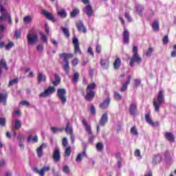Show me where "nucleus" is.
Here are the masks:
<instances>
[{
	"label": "nucleus",
	"mask_w": 176,
	"mask_h": 176,
	"mask_svg": "<svg viewBox=\"0 0 176 176\" xmlns=\"http://www.w3.org/2000/svg\"><path fill=\"white\" fill-rule=\"evenodd\" d=\"M96 87L97 85H96L95 82H92L87 85L86 94L85 91H82V95L87 101H92L94 97H96V91H94V90H96Z\"/></svg>",
	"instance_id": "nucleus-1"
},
{
	"label": "nucleus",
	"mask_w": 176,
	"mask_h": 176,
	"mask_svg": "<svg viewBox=\"0 0 176 176\" xmlns=\"http://www.w3.org/2000/svg\"><path fill=\"white\" fill-rule=\"evenodd\" d=\"M164 92L163 90H160L156 98L153 99V105L155 108V112H160V107L162 104L164 102Z\"/></svg>",
	"instance_id": "nucleus-2"
},
{
	"label": "nucleus",
	"mask_w": 176,
	"mask_h": 176,
	"mask_svg": "<svg viewBox=\"0 0 176 176\" xmlns=\"http://www.w3.org/2000/svg\"><path fill=\"white\" fill-rule=\"evenodd\" d=\"M132 52L133 54L132 57L129 58V66L134 67V63H137V64L140 65L141 64V62L142 61V58H141V56H140V54H138V47L133 46L132 49Z\"/></svg>",
	"instance_id": "nucleus-3"
},
{
	"label": "nucleus",
	"mask_w": 176,
	"mask_h": 176,
	"mask_svg": "<svg viewBox=\"0 0 176 176\" xmlns=\"http://www.w3.org/2000/svg\"><path fill=\"white\" fill-rule=\"evenodd\" d=\"M59 56L63 59L65 64L63 65V68L66 74H69V61L68 58H72L74 54L63 53L60 54Z\"/></svg>",
	"instance_id": "nucleus-4"
},
{
	"label": "nucleus",
	"mask_w": 176,
	"mask_h": 176,
	"mask_svg": "<svg viewBox=\"0 0 176 176\" xmlns=\"http://www.w3.org/2000/svg\"><path fill=\"white\" fill-rule=\"evenodd\" d=\"M67 91L65 89H58L57 91V96L58 97L60 101L62 104H65L67 102Z\"/></svg>",
	"instance_id": "nucleus-5"
},
{
	"label": "nucleus",
	"mask_w": 176,
	"mask_h": 176,
	"mask_svg": "<svg viewBox=\"0 0 176 176\" xmlns=\"http://www.w3.org/2000/svg\"><path fill=\"white\" fill-rule=\"evenodd\" d=\"M53 93H56V88H54V87H48L47 89L40 94L39 97L41 98H45V97H49V96L53 94Z\"/></svg>",
	"instance_id": "nucleus-6"
},
{
	"label": "nucleus",
	"mask_w": 176,
	"mask_h": 176,
	"mask_svg": "<svg viewBox=\"0 0 176 176\" xmlns=\"http://www.w3.org/2000/svg\"><path fill=\"white\" fill-rule=\"evenodd\" d=\"M6 5H8V0H0V13L1 14L0 16V23L3 21V17H5L6 10H5L3 6Z\"/></svg>",
	"instance_id": "nucleus-7"
},
{
	"label": "nucleus",
	"mask_w": 176,
	"mask_h": 176,
	"mask_svg": "<svg viewBox=\"0 0 176 176\" xmlns=\"http://www.w3.org/2000/svg\"><path fill=\"white\" fill-rule=\"evenodd\" d=\"M107 123H108V113H106L102 116L99 124H98L96 126L97 133L100 131V126H104L105 124H107Z\"/></svg>",
	"instance_id": "nucleus-8"
},
{
	"label": "nucleus",
	"mask_w": 176,
	"mask_h": 176,
	"mask_svg": "<svg viewBox=\"0 0 176 176\" xmlns=\"http://www.w3.org/2000/svg\"><path fill=\"white\" fill-rule=\"evenodd\" d=\"M34 171L36 172V174H38L39 176H45V173L50 171V166H43L41 170L37 167L34 168Z\"/></svg>",
	"instance_id": "nucleus-9"
},
{
	"label": "nucleus",
	"mask_w": 176,
	"mask_h": 176,
	"mask_svg": "<svg viewBox=\"0 0 176 176\" xmlns=\"http://www.w3.org/2000/svg\"><path fill=\"white\" fill-rule=\"evenodd\" d=\"M27 39H28V43L30 45H34V43H36V42H38V35L32 34H28L27 35Z\"/></svg>",
	"instance_id": "nucleus-10"
},
{
	"label": "nucleus",
	"mask_w": 176,
	"mask_h": 176,
	"mask_svg": "<svg viewBox=\"0 0 176 176\" xmlns=\"http://www.w3.org/2000/svg\"><path fill=\"white\" fill-rule=\"evenodd\" d=\"M73 45L74 46V53L75 54H81L82 52L80 51V47L79 46V41L78 38L73 37Z\"/></svg>",
	"instance_id": "nucleus-11"
},
{
	"label": "nucleus",
	"mask_w": 176,
	"mask_h": 176,
	"mask_svg": "<svg viewBox=\"0 0 176 176\" xmlns=\"http://www.w3.org/2000/svg\"><path fill=\"white\" fill-rule=\"evenodd\" d=\"M52 159L56 163L61 160V153L60 152V149L56 148L52 154Z\"/></svg>",
	"instance_id": "nucleus-12"
},
{
	"label": "nucleus",
	"mask_w": 176,
	"mask_h": 176,
	"mask_svg": "<svg viewBox=\"0 0 176 176\" xmlns=\"http://www.w3.org/2000/svg\"><path fill=\"white\" fill-rule=\"evenodd\" d=\"M76 27L78 31H79V32H82V34H86V32H87L86 27H85V24H83V22H82V21L76 22Z\"/></svg>",
	"instance_id": "nucleus-13"
},
{
	"label": "nucleus",
	"mask_w": 176,
	"mask_h": 176,
	"mask_svg": "<svg viewBox=\"0 0 176 176\" xmlns=\"http://www.w3.org/2000/svg\"><path fill=\"white\" fill-rule=\"evenodd\" d=\"M84 13L87 14L88 17H91L93 16V14L94 13V11L93 10V7L90 4H88L85 8L83 9Z\"/></svg>",
	"instance_id": "nucleus-14"
},
{
	"label": "nucleus",
	"mask_w": 176,
	"mask_h": 176,
	"mask_svg": "<svg viewBox=\"0 0 176 176\" xmlns=\"http://www.w3.org/2000/svg\"><path fill=\"white\" fill-rule=\"evenodd\" d=\"M42 14L44 16H45V17L48 20H50V21H52L53 23H56V21H57V19L54 18V16H53V14H52V13L47 12V11H46V10H43Z\"/></svg>",
	"instance_id": "nucleus-15"
},
{
	"label": "nucleus",
	"mask_w": 176,
	"mask_h": 176,
	"mask_svg": "<svg viewBox=\"0 0 176 176\" xmlns=\"http://www.w3.org/2000/svg\"><path fill=\"white\" fill-rule=\"evenodd\" d=\"M122 36L123 43L128 44L130 42V33L129 32V30L124 29L122 33Z\"/></svg>",
	"instance_id": "nucleus-16"
},
{
	"label": "nucleus",
	"mask_w": 176,
	"mask_h": 176,
	"mask_svg": "<svg viewBox=\"0 0 176 176\" xmlns=\"http://www.w3.org/2000/svg\"><path fill=\"white\" fill-rule=\"evenodd\" d=\"M110 102H111V98L108 97L102 102L99 104V107L100 108V109H107V108L109 107Z\"/></svg>",
	"instance_id": "nucleus-17"
},
{
	"label": "nucleus",
	"mask_w": 176,
	"mask_h": 176,
	"mask_svg": "<svg viewBox=\"0 0 176 176\" xmlns=\"http://www.w3.org/2000/svg\"><path fill=\"white\" fill-rule=\"evenodd\" d=\"M145 120L146 122V123H148V124H149L150 126H159V122H153V120H152V118H151V116H149V114H146L145 115Z\"/></svg>",
	"instance_id": "nucleus-18"
},
{
	"label": "nucleus",
	"mask_w": 176,
	"mask_h": 176,
	"mask_svg": "<svg viewBox=\"0 0 176 176\" xmlns=\"http://www.w3.org/2000/svg\"><path fill=\"white\" fill-rule=\"evenodd\" d=\"M130 82H131V76H129L128 78L126 81V82H124L120 88V91L122 93L126 91V90H127V86H129V85H130Z\"/></svg>",
	"instance_id": "nucleus-19"
},
{
	"label": "nucleus",
	"mask_w": 176,
	"mask_h": 176,
	"mask_svg": "<svg viewBox=\"0 0 176 176\" xmlns=\"http://www.w3.org/2000/svg\"><path fill=\"white\" fill-rule=\"evenodd\" d=\"M129 113L132 116H135L137 114V104L136 103H132L129 106Z\"/></svg>",
	"instance_id": "nucleus-20"
},
{
	"label": "nucleus",
	"mask_w": 176,
	"mask_h": 176,
	"mask_svg": "<svg viewBox=\"0 0 176 176\" xmlns=\"http://www.w3.org/2000/svg\"><path fill=\"white\" fill-rule=\"evenodd\" d=\"M47 145L45 143H43L37 149L36 153L38 157H42L43 156V148H47Z\"/></svg>",
	"instance_id": "nucleus-21"
},
{
	"label": "nucleus",
	"mask_w": 176,
	"mask_h": 176,
	"mask_svg": "<svg viewBox=\"0 0 176 176\" xmlns=\"http://www.w3.org/2000/svg\"><path fill=\"white\" fill-rule=\"evenodd\" d=\"M165 138L166 140H168L170 142H174L175 141V138L174 137V135L171 133L170 132H166L164 134Z\"/></svg>",
	"instance_id": "nucleus-22"
},
{
	"label": "nucleus",
	"mask_w": 176,
	"mask_h": 176,
	"mask_svg": "<svg viewBox=\"0 0 176 176\" xmlns=\"http://www.w3.org/2000/svg\"><path fill=\"white\" fill-rule=\"evenodd\" d=\"M65 131L67 134H74V129H72V126H71V122H68L66 124V126L65 128Z\"/></svg>",
	"instance_id": "nucleus-23"
},
{
	"label": "nucleus",
	"mask_w": 176,
	"mask_h": 176,
	"mask_svg": "<svg viewBox=\"0 0 176 176\" xmlns=\"http://www.w3.org/2000/svg\"><path fill=\"white\" fill-rule=\"evenodd\" d=\"M83 157H87V155L86 154V151L84 150L82 153L78 154L76 162H82V159Z\"/></svg>",
	"instance_id": "nucleus-24"
},
{
	"label": "nucleus",
	"mask_w": 176,
	"mask_h": 176,
	"mask_svg": "<svg viewBox=\"0 0 176 176\" xmlns=\"http://www.w3.org/2000/svg\"><path fill=\"white\" fill-rule=\"evenodd\" d=\"M162 162V155L157 154L154 155L153 158V164H159Z\"/></svg>",
	"instance_id": "nucleus-25"
},
{
	"label": "nucleus",
	"mask_w": 176,
	"mask_h": 176,
	"mask_svg": "<svg viewBox=\"0 0 176 176\" xmlns=\"http://www.w3.org/2000/svg\"><path fill=\"white\" fill-rule=\"evenodd\" d=\"M82 123L85 126V130L88 133V134L91 135L92 134L91 128L90 127V125L87 124V122L86 121V120L82 119Z\"/></svg>",
	"instance_id": "nucleus-26"
},
{
	"label": "nucleus",
	"mask_w": 176,
	"mask_h": 176,
	"mask_svg": "<svg viewBox=\"0 0 176 176\" xmlns=\"http://www.w3.org/2000/svg\"><path fill=\"white\" fill-rule=\"evenodd\" d=\"M113 65L114 69H119V68H120V65H122V60L119 58H117L115 60Z\"/></svg>",
	"instance_id": "nucleus-27"
},
{
	"label": "nucleus",
	"mask_w": 176,
	"mask_h": 176,
	"mask_svg": "<svg viewBox=\"0 0 176 176\" xmlns=\"http://www.w3.org/2000/svg\"><path fill=\"white\" fill-rule=\"evenodd\" d=\"M100 65L102 68H108L109 67V60L108 59H100Z\"/></svg>",
	"instance_id": "nucleus-28"
},
{
	"label": "nucleus",
	"mask_w": 176,
	"mask_h": 176,
	"mask_svg": "<svg viewBox=\"0 0 176 176\" xmlns=\"http://www.w3.org/2000/svg\"><path fill=\"white\" fill-rule=\"evenodd\" d=\"M38 83H41V82H46V76L43 75V74L38 72Z\"/></svg>",
	"instance_id": "nucleus-29"
},
{
	"label": "nucleus",
	"mask_w": 176,
	"mask_h": 176,
	"mask_svg": "<svg viewBox=\"0 0 176 176\" xmlns=\"http://www.w3.org/2000/svg\"><path fill=\"white\" fill-rule=\"evenodd\" d=\"M54 77H55V80L52 82V85H54V86H57L60 85L61 82V78H60V76H58V74H54Z\"/></svg>",
	"instance_id": "nucleus-30"
},
{
	"label": "nucleus",
	"mask_w": 176,
	"mask_h": 176,
	"mask_svg": "<svg viewBox=\"0 0 176 176\" xmlns=\"http://www.w3.org/2000/svg\"><path fill=\"white\" fill-rule=\"evenodd\" d=\"M57 15L61 19H65L67 16H68V14H67V12H65V10H61L57 12Z\"/></svg>",
	"instance_id": "nucleus-31"
},
{
	"label": "nucleus",
	"mask_w": 176,
	"mask_h": 176,
	"mask_svg": "<svg viewBox=\"0 0 176 176\" xmlns=\"http://www.w3.org/2000/svg\"><path fill=\"white\" fill-rule=\"evenodd\" d=\"M80 10L78 8H74L71 12H70V16L72 19H74V17H76L78 14H79Z\"/></svg>",
	"instance_id": "nucleus-32"
},
{
	"label": "nucleus",
	"mask_w": 176,
	"mask_h": 176,
	"mask_svg": "<svg viewBox=\"0 0 176 176\" xmlns=\"http://www.w3.org/2000/svg\"><path fill=\"white\" fill-rule=\"evenodd\" d=\"M152 28L156 32H159V21H155L152 24Z\"/></svg>",
	"instance_id": "nucleus-33"
},
{
	"label": "nucleus",
	"mask_w": 176,
	"mask_h": 176,
	"mask_svg": "<svg viewBox=\"0 0 176 176\" xmlns=\"http://www.w3.org/2000/svg\"><path fill=\"white\" fill-rule=\"evenodd\" d=\"M12 129L15 130H19V129H21V122L19 120H15L14 126H12Z\"/></svg>",
	"instance_id": "nucleus-34"
},
{
	"label": "nucleus",
	"mask_w": 176,
	"mask_h": 176,
	"mask_svg": "<svg viewBox=\"0 0 176 176\" xmlns=\"http://www.w3.org/2000/svg\"><path fill=\"white\" fill-rule=\"evenodd\" d=\"M71 152H72L71 146L66 147L65 150V157H69V156H71Z\"/></svg>",
	"instance_id": "nucleus-35"
},
{
	"label": "nucleus",
	"mask_w": 176,
	"mask_h": 176,
	"mask_svg": "<svg viewBox=\"0 0 176 176\" xmlns=\"http://www.w3.org/2000/svg\"><path fill=\"white\" fill-rule=\"evenodd\" d=\"M18 83H19V78H18L10 80L9 83H8V87H12V86L13 85H17Z\"/></svg>",
	"instance_id": "nucleus-36"
},
{
	"label": "nucleus",
	"mask_w": 176,
	"mask_h": 176,
	"mask_svg": "<svg viewBox=\"0 0 176 176\" xmlns=\"http://www.w3.org/2000/svg\"><path fill=\"white\" fill-rule=\"evenodd\" d=\"M8 98L7 94L0 93V102H6V99Z\"/></svg>",
	"instance_id": "nucleus-37"
},
{
	"label": "nucleus",
	"mask_w": 176,
	"mask_h": 176,
	"mask_svg": "<svg viewBox=\"0 0 176 176\" xmlns=\"http://www.w3.org/2000/svg\"><path fill=\"white\" fill-rule=\"evenodd\" d=\"M32 21V17L30 15H28L23 18V23L25 24H30Z\"/></svg>",
	"instance_id": "nucleus-38"
},
{
	"label": "nucleus",
	"mask_w": 176,
	"mask_h": 176,
	"mask_svg": "<svg viewBox=\"0 0 176 176\" xmlns=\"http://www.w3.org/2000/svg\"><path fill=\"white\" fill-rule=\"evenodd\" d=\"M4 19H8V23L12 25V17L10 16V14H9L8 12H6L5 16L3 17V20Z\"/></svg>",
	"instance_id": "nucleus-39"
},
{
	"label": "nucleus",
	"mask_w": 176,
	"mask_h": 176,
	"mask_svg": "<svg viewBox=\"0 0 176 176\" xmlns=\"http://www.w3.org/2000/svg\"><path fill=\"white\" fill-rule=\"evenodd\" d=\"M51 131L53 132L54 134H56L57 131H60V132L64 131V128H57V127L52 126L51 127Z\"/></svg>",
	"instance_id": "nucleus-40"
},
{
	"label": "nucleus",
	"mask_w": 176,
	"mask_h": 176,
	"mask_svg": "<svg viewBox=\"0 0 176 176\" xmlns=\"http://www.w3.org/2000/svg\"><path fill=\"white\" fill-rule=\"evenodd\" d=\"M31 141H32L33 142H38V136L36 135L32 138V136L30 135L28 138V142H31Z\"/></svg>",
	"instance_id": "nucleus-41"
},
{
	"label": "nucleus",
	"mask_w": 176,
	"mask_h": 176,
	"mask_svg": "<svg viewBox=\"0 0 176 176\" xmlns=\"http://www.w3.org/2000/svg\"><path fill=\"white\" fill-rule=\"evenodd\" d=\"M131 134H133V135H138V131L137 130V126H135V125L131 129Z\"/></svg>",
	"instance_id": "nucleus-42"
},
{
	"label": "nucleus",
	"mask_w": 176,
	"mask_h": 176,
	"mask_svg": "<svg viewBox=\"0 0 176 176\" xmlns=\"http://www.w3.org/2000/svg\"><path fill=\"white\" fill-rule=\"evenodd\" d=\"M96 149L98 152H101L104 149V144L102 142H98L96 144Z\"/></svg>",
	"instance_id": "nucleus-43"
},
{
	"label": "nucleus",
	"mask_w": 176,
	"mask_h": 176,
	"mask_svg": "<svg viewBox=\"0 0 176 176\" xmlns=\"http://www.w3.org/2000/svg\"><path fill=\"white\" fill-rule=\"evenodd\" d=\"M0 67H3L6 71H8V65L4 59H1L0 60Z\"/></svg>",
	"instance_id": "nucleus-44"
},
{
	"label": "nucleus",
	"mask_w": 176,
	"mask_h": 176,
	"mask_svg": "<svg viewBox=\"0 0 176 176\" xmlns=\"http://www.w3.org/2000/svg\"><path fill=\"white\" fill-rule=\"evenodd\" d=\"M78 80H79V73L75 72L73 76V82L74 83H78Z\"/></svg>",
	"instance_id": "nucleus-45"
},
{
	"label": "nucleus",
	"mask_w": 176,
	"mask_h": 176,
	"mask_svg": "<svg viewBox=\"0 0 176 176\" xmlns=\"http://www.w3.org/2000/svg\"><path fill=\"white\" fill-rule=\"evenodd\" d=\"M114 98L116 100V101H120L122 100V95L120 94L115 91L114 92Z\"/></svg>",
	"instance_id": "nucleus-46"
},
{
	"label": "nucleus",
	"mask_w": 176,
	"mask_h": 176,
	"mask_svg": "<svg viewBox=\"0 0 176 176\" xmlns=\"http://www.w3.org/2000/svg\"><path fill=\"white\" fill-rule=\"evenodd\" d=\"M62 145H63V148H67V146H68V140L67 139V138H63Z\"/></svg>",
	"instance_id": "nucleus-47"
},
{
	"label": "nucleus",
	"mask_w": 176,
	"mask_h": 176,
	"mask_svg": "<svg viewBox=\"0 0 176 176\" xmlns=\"http://www.w3.org/2000/svg\"><path fill=\"white\" fill-rule=\"evenodd\" d=\"M164 157L166 160H167L168 162H170V160H171V155H170V153L168 151L165 152Z\"/></svg>",
	"instance_id": "nucleus-48"
},
{
	"label": "nucleus",
	"mask_w": 176,
	"mask_h": 176,
	"mask_svg": "<svg viewBox=\"0 0 176 176\" xmlns=\"http://www.w3.org/2000/svg\"><path fill=\"white\" fill-rule=\"evenodd\" d=\"M13 46H14V43H13V42H10L6 45V50H10Z\"/></svg>",
	"instance_id": "nucleus-49"
},
{
	"label": "nucleus",
	"mask_w": 176,
	"mask_h": 176,
	"mask_svg": "<svg viewBox=\"0 0 176 176\" xmlns=\"http://www.w3.org/2000/svg\"><path fill=\"white\" fill-rule=\"evenodd\" d=\"M0 126H2V127L6 126V119H5V118H0Z\"/></svg>",
	"instance_id": "nucleus-50"
},
{
	"label": "nucleus",
	"mask_w": 176,
	"mask_h": 176,
	"mask_svg": "<svg viewBox=\"0 0 176 176\" xmlns=\"http://www.w3.org/2000/svg\"><path fill=\"white\" fill-rule=\"evenodd\" d=\"M63 34L65 35V36L67 38H69V31L68 30V29L65 28H62Z\"/></svg>",
	"instance_id": "nucleus-51"
},
{
	"label": "nucleus",
	"mask_w": 176,
	"mask_h": 176,
	"mask_svg": "<svg viewBox=\"0 0 176 176\" xmlns=\"http://www.w3.org/2000/svg\"><path fill=\"white\" fill-rule=\"evenodd\" d=\"M40 35H41V40L44 43H47V37H46V35H45L43 32L40 33Z\"/></svg>",
	"instance_id": "nucleus-52"
},
{
	"label": "nucleus",
	"mask_w": 176,
	"mask_h": 176,
	"mask_svg": "<svg viewBox=\"0 0 176 176\" xmlns=\"http://www.w3.org/2000/svg\"><path fill=\"white\" fill-rule=\"evenodd\" d=\"M124 16L129 23H131V21H133V19H131V16H130V14L129 12H125Z\"/></svg>",
	"instance_id": "nucleus-53"
},
{
	"label": "nucleus",
	"mask_w": 176,
	"mask_h": 176,
	"mask_svg": "<svg viewBox=\"0 0 176 176\" xmlns=\"http://www.w3.org/2000/svg\"><path fill=\"white\" fill-rule=\"evenodd\" d=\"M135 157H140V159H142V157L141 156V151L139 149H136L135 151Z\"/></svg>",
	"instance_id": "nucleus-54"
},
{
	"label": "nucleus",
	"mask_w": 176,
	"mask_h": 176,
	"mask_svg": "<svg viewBox=\"0 0 176 176\" xmlns=\"http://www.w3.org/2000/svg\"><path fill=\"white\" fill-rule=\"evenodd\" d=\"M101 50H102V48L101 47V45H96V52L98 54H100V53H101Z\"/></svg>",
	"instance_id": "nucleus-55"
},
{
	"label": "nucleus",
	"mask_w": 176,
	"mask_h": 176,
	"mask_svg": "<svg viewBox=\"0 0 176 176\" xmlns=\"http://www.w3.org/2000/svg\"><path fill=\"white\" fill-rule=\"evenodd\" d=\"M162 42L164 45L168 43V35L166 34L164 36V37L162 38Z\"/></svg>",
	"instance_id": "nucleus-56"
},
{
	"label": "nucleus",
	"mask_w": 176,
	"mask_h": 176,
	"mask_svg": "<svg viewBox=\"0 0 176 176\" xmlns=\"http://www.w3.org/2000/svg\"><path fill=\"white\" fill-rule=\"evenodd\" d=\"M36 50L37 52H43V45L39 44L36 46Z\"/></svg>",
	"instance_id": "nucleus-57"
},
{
	"label": "nucleus",
	"mask_w": 176,
	"mask_h": 176,
	"mask_svg": "<svg viewBox=\"0 0 176 176\" xmlns=\"http://www.w3.org/2000/svg\"><path fill=\"white\" fill-rule=\"evenodd\" d=\"M90 112L91 115H96V108L94 107V105L91 104L90 106Z\"/></svg>",
	"instance_id": "nucleus-58"
},
{
	"label": "nucleus",
	"mask_w": 176,
	"mask_h": 176,
	"mask_svg": "<svg viewBox=\"0 0 176 176\" xmlns=\"http://www.w3.org/2000/svg\"><path fill=\"white\" fill-rule=\"evenodd\" d=\"M87 52L91 57H94V52H93V48H91V47H88Z\"/></svg>",
	"instance_id": "nucleus-59"
},
{
	"label": "nucleus",
	"mask_w": 176,
	"mask_h": 176,
	"mask_svg": "<svg viewBox=\"0 0 176 176\" xmlns=\"http://www.w3.org/2000/svg\"><path fill=\"white\" fill-rule=\"evenodd\" d=\"M143 10H144V8H141L138 6L136 8V11L138 12V14H139V16H142V11Z\"/></svg>",
	"instance_id": "nucleus-60"
},
{
	"label": "nucleus",
	"mask_w": 176,
	"mask_h": 176,
	"mask_svg": "<svg viewBox=\"0 0 176 176\" xmlns=\"http://www.w3.org/2000/svg\"><path fill=\"white\" fill-rule=\"evenodd\" d=\"M72 65L74 67H76V65H78V64H79V60L78 58H74L72 61Z\"/></svg>",
	"instance_id": "nucleus-61"
},
{
	"label": "nucleus",
	"mask_w": 176,
	"mask_h": 176,
	"mask_svg": "<svg viewBox=\"0 0 176 176\" xmlns=\"http://www.w3.org/2000/svg\"><path fill=\"white\" fill-rule=\"evenodd\" d=\"M21 104L23 107H30V102L26 101V100H22Z\"/></svg>",
	"instance_id": "nucleus-62"
},
{
	"label": "nucleus",
	"mask_w": 176,
	"mask_h": 176,
	"mask_svg": "<svg viewBox=\"0 0 176 176\" xmlns=\"http://www.w3.org/2000/svg\"><path fill=\"white\" fill-rule=\"evenodd\" d=\"M153 52V48L152 47H149L147 52L146 53V56H151V54H152V53Z\"/></svg>",
	"instance_id": "nucleus-63"
},
{
	"label": "nucleus",
	"mask_w": 176,
	"mask_h": 176,
	"mask_svg": "<svg viewBox=\"0 0 176 176\" xmlns=\"http://www.w3.org/2000/svg\"><path fill=\"white\" fill-rule=\"evenodd\" d=\"M63 170L64 171V173H65L66 174H68L69 173V168L68 167V166H65L63 168Z\"/></svg>",
	"instance_id": "nucleus-64"
}]
</instances>
